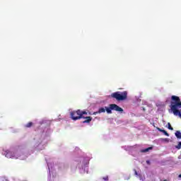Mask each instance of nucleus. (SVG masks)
Listing matches in <instances>:
<instances>
[{
  "mask_svg": "<svg viewBox=\"0 0 181 181\" xmlns=\"http://www.w3.org/2000/svg\"><path fill=\"white\" fill-rule=\"evenodd\" d=\"M147 163H149V161H146Z\"/></svg>",
  "mask_w": 181,
  "mask_h": 181,
  "instance_id": "nucleus-19",
  "label": "nucleus"
},
{
  "mask_svg": "<svg viewBox=\"0 0 181 181\" xmlns=\"http://www.w3.org/2000/svg\"><path fill=\"white\" fill-rule=\"evenodd\" d=\"M4 155H5L6 158H15V153H12L11 151H8V150L6 151Z\"/></svg>",
  "mask_w": 181,
  "mask_h": 181,
  "instance_id": "nucleus-5",
  "label": "nucleus"
},
{
  "mask_svg": "<svg viewBox=\"0 0 181 181\" xmlns=\"http://www.w3.org/2000/svg\"><path fill=\"white\" fill-rule=\"evenodd\" d=\"M157 129H158V131H159V132H163L165 131V129H162L159 127H157Z\"/></svg>",
  "mask_w": 181,
  "mask_h": 181,
  "instance_id": "nucleus-14",
  "label": "nucleus"
},
{
  "mask_svg": "<svg viewBox=\"0 0 181 181\" xmlns=\"http://www.w3.org/2000/svg\"><path fill=\"white\" fill-rule=\"evenodd\" d=\"M152 149V147H148L147 148H144L141 150V153H145L146 152H149V151H151Z\"/></svg>",
  "mask_w": 181,
  "mask_h": 181,
  "instance_id": "nucleus-7",
  "label": "nucleus"
},
{
  "mask_svg": "<svg viewBox=\"0 0 181 181\" xmlns=\"http://www.w3.org/2000/svg\"><path fill=\"white\" fill-rule=\"evenodd\" d=\"M171 100V111H173L175 117H180V118H181V110H179V108H181L180 98H179V96L172 95Z\"/></svg>",
  "mask_w": 181,
  "mask_h": 181,
  "instance_id": "nucleus-1",
  "label": "nucleus"
},
{
  "mask_svg": "<svg viewBox=\"0 0 181 181\" xmlns=\"http://www.w3.org/2000/svg\"><path fill=\"white\" fill-rule=\"evenodd\" d=\"M163 133L164 134V135H165V136H169V134L165 130H164Z\"/></svg>",
  "mask_w": 181,
  "mask_h": 181,
  "instance_id": "nucleus-13",
  "label": "nucleus"
},
{
  "mask_svg": "<svg viewBox=\"0 0 181 181\" xmlns=\"http://www.w3.org/2000/svg\"><path fill=\"white\" fill-rule=\"evenodd\" d=\"M179 177H181V174L178 175Z\"/></svg>",
  "mask_w": 181,
  "mask_h": 181,
  "instance_id": "nucleus-18",
  "label": "nucleus"
},
{
  "mask_svg": "<svg viewBox=\"0 0 181 181\" xmlns=\"http://www.w3.org/2000/svg\"><path fill=\"white\" fill-rule=\"evenodd\" d=\"M164 142H169V139H163Z\"/></svg>",
  "mask_w": 181,
  "mask_h": 181,
  "instance_id": "nucleus-16",
  "label": "nucleus"
},
{
  "mask_svg": "<svg viewBox=\"0 0 181 181\" xmlns=\"http://www.w3.org/2000/svg\"><path fill=\"white\" fill-rule=\"evenodd\" d=\"M175 136L177 139H181V132L180 131H176Z\"/></svg>",
  "mask_w": 181,
  "mask_h": 181,
  "instance_id": "nucleus-8",
  "label": "nucleus"
},
{
  "mask_svg": "<svg viewBox=\"0 0 181 181\" xmlns=\"http://www.w3.org/2000/svg\"><path fill=\"white\" fill-rule=\"evenodd\" d=\"M33 126V122H30L27 124H25V128H30V127Z\"/></svg>",
  "mask_w": 181,
  "mask_h": 181,
  "instance_id": "nucleus-10",
  "label": "nucleus"
},
{
  "mask_svg": "<svg viewBox=\"0 0 181 181\" xmlns=\"http://www.w3.org/2000/svg\"><path fill=\"white\" fill-rule=\"evenodd\" d=\"M80 112H81V118H85L84 117H83V115H87V112L86 111H81L80 110Z\"/></svg>",
  "mask_w": 181,
  "mask_h": 181,
  "instance_id": "nucleus-9",
  "label": "nucleus"
},
{
  "mask_svg": "<svg viewBox=\"0 0 181 181\" xmlns=\"http://www.w3.org/2000/svg\"><path fill=\"white\" fill-rule=\"evenodd\" d=\"M117 111V112H124V109L118 106L117 104H110L108 107H100L98 112L102 114V112H107V114H112V111Z\"/></svg>",
  "mask_w": 181,
  "mask_h": 181,
  "instance_id": "nucleus-2",
  "label": "nucleus"
},
{
  "mask_svg": "<svg viewBox=\"0 0 181 181\" xmlns=\"http://www.w3.org/2000/svg\"><path fill=\"white\" fill-rule=\"evenodd\" d=\"M168 129H170V131H173V127H172V125L170 124V123H168Z\"/></svg>",
  "mask_w": 181,
  "mask_h": 181,
  "instance_id": "nucleus-12",
  "label": "nucleus"
},
{
  "mask_svg": "<svg viewBox=\"0 0 181 181\" xmlns=\"http://www.w3.org/2000/svg\"><path fill=\"white\" fill-rule=\"evenodd\" d=\"M112 98H115L117 101H124V100H127L128 98V92L123 91V92H115L112 93L110 95Z\"/></svg>",
  "mask_w": 181,
  "mask_h": 181,
  "instance_id": "nucleus-3",
  "label": "nucleus"
},
{
  "mask_svg": "<svg viewBox=\"0 0 181 181\" xmlns=\"http://www.w3.org/2000/svg\"><path fill=\"white\" fill-rule=\"evenodd\" d=\"M103 180L108 181V175L103 177Z\"/></svg>",
  "mask_w": 181,
  "mask_h": 181,
  "instance_id": "nucleus-15",
  "label": "nucleus"
},
{
  "mask_svg": "<svg viewBox=\"0 0 181 181\" xmlns=\"http://www.w3.org/2000/svg\"><path fill=\"white\" fill-rule=\"evenodd\" d=\"M134 175L136 176H138L139 177H142V175H141V174H138V172L136 171V170H134Z\"/></svg>",
  "mask_w": 181,
  "mask_h": 181,
  "instance_id": "nucleus-11",
  "label": "nucleus"
},
{
  "mask_svg": "<svg viewBox=\"0 0 181 181\" xmlns=\"http://www.w3.org/2000/svg\"><path fill=\"white\" fill-rule=\"evenodd\" d=\"M83 118L85 119V120L83 122V124H90V122H91V121L93 120V117L90 116Z\"/></svg>",
  "mask_w": 181,
  "mask_h": 181,
  "instance_id": "nucleus-6",
  "label": "nucleus"
},
{
  "mask_svg": "<svg viewBox=\"0 0 181 181\" xmlns=\"http://www.w3.org/2000/svg\"><path fill=\"white\" fill-rule=\"evenodd\" d=\"M97 114H100L98 112H93V115H97Z\"/></svg>",
  "mask_w": 181,
  "mask_h": 181,
  "instance_id": "nucleus-17",
  "label": "nucleus"
},
{
  "mask_svg": "<svg viewBox=\"0 0 181 181\" xmlns=\"http://www.w3.org/2000/svg\"><path fill=\"white\" fill-rule=\"evenodd\" d=\"M71 118L74 121H77V119H81L80 110L71 112Z\"/></svg>",
  "mask_w": 181,
  "mask_h": 181,
  "instance_id": "nucleus-4",
  "label": "nucleus"
}]
</instances>
